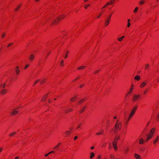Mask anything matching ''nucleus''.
<instances>
[{
    "mask_svg": "<svg viewBox=\"0 0 159 159\" xmlns=\"http://www.w3.org/2000/svg\"><path fill=\"white\" fill-rule=\"evenodd\" d=\"M137 106H135L132 109V111L129 115V116L128 118L127 119L126 121V124H127L128 122V121L129 120L130 118L133 116L134 114L135 113V111H136Z\"/></svg>",
    "mask_w": 159,
    "mask_h": 159,
    "instance_id": "nucleus-1",
    "label": "nucleus"
},
{
    "mask_svg": "<svg viewBox=\"0 0 159 159\" xmlns=\"http://www.w3.org/2000/svg\"><path fill=\"white\" fill-rule=\"evenodd\" d=\"M121 123H118L117 122L116 123L115 125V129H117L118 130H120L121 129Z\"/></svg>",
    "mask_w": 159,
    "mask_h": 159,
    "instance_id": "nucleus-2",
    "label": "nucleus"
},
{
    "mask_svg": "<svg viewBox=\"0 0 159 159\" xmlns=\"http://www.w3.org/2000/svg\"><path fill=\"white\" fill-rule=\"evenodd\" d=\"M62 18H61V17H59L58 18H57L55 20L53 21L52 22V24H54L57 23L58 22V21L61 20V18H63L65 17V16L63 15H62Z\"/></svg>",
    "mask_w": 159,
    "mask_h": 159,
    "instance_id": "nucleus-3",
    "label": "nucleus"
},
{
    "mask_svg": "<svg viewBox=\"0 0 159 159\" xmlns=\"http://www.w3.org/2000/svg\"><path fill=\"white\" fill-rule=\"evenodd\" d=\"M1 90L0 91V93L2 95L5 94L7 92V90L5 89H1Z\"/></svg>",
    "mask_w": 159,
    "mask_h": 159,
    "instance_id": "nucleus-4",
    "label": "nucleus"
},
{
    "mask_svg": "<svg viewBox=\"0 0 159 159\" xmlns=\"http://www.w3.org/2000/svg\"><path fill=\"white\" fill-rule=\"evenodd\" d=\"M12 111L10 112V114L11 115H14L18 113L19 111H16L15 109H12Z\"/></svg>",
    "mask_w": 159,
    "mask_h": 159,
    "instance_id": "nucleus-5",
    "label": "nucleus"
},
{
    "mask_svg": "<svg viewBox=\"0 0 159 159\" xmlns=\"http://www.w3.org/2000/svg\"><path fill=\"white\" fill-rule=\"evenodd\" d=\"M34 58V56L33 54H31L29 56V59L32 62Z\"/></svg>",
    "mask_w": 159,
    "mask_h": 159,
    "instance_id": "nucleus-6",
    "label": "nucleus"
},
{
    "mask_svg": "<svg viewBox=\"0 0 159 159\" xmlns=\"http://www.w3.org/2000/svg\"><path fill=\"white\" fill-rule=\"evenodd\" d=\"M21 6V4L17 5L16 6V8L15 9V11H17L19 9Z\"/></svg>",
    "mask_w": 159,
    "mask_h": 159,
    "instance_id": "nucleus-7",
    "label": "nucleus"
},
{
    "mask_svg": "<svg viewBox=\"0 0 159 159\" xmlns=\"http://www.w3.org/2000/svg\"><path fill=\"white\" fill-rule=\"evenodd\" d=\"M140 97V95H134V98L133 99V101H136Z\"/></svg>",
    "mask_w": 159,
    "mask_h": 159,
    "instance_id": "nucleus-8",
    "label": "nucleus"
},
{
    "mask_svg": "<svg viewBox=\"0 0 159 159\" xmlns=\"http://www.w3.org/2000/svg\"><path fill=\"white\" fill-rule=\"evenodd\" d=\"M147 138L146 140V141H148L150 139H151L152 137V134H149L147 135Z\"/></svg>",
    "mask_w": 159,
    "mask_h": 159,
    "instance_id": "nucleus-9",
    "label": "nucleus"
},
{
    "mask_svg": "<svg viewBox=\"0 0 159 159\" xmlns=\"http://www.w3.org/2000/svg\"><path fill=\"white\" fill-rule=\"evenodd\" d=\"M159 140V136L157 135V138L154 140L153 142V143L154 144H155Z\"/></svg>",
    "mask_w": 159,
    "mask_h": 159,
    "instance_id": "nucleus-10",
    "label": "nucleus"
},
{
    "mask_svg": "<svg viewBox=\"0 0 159 159\" xmlns=\"http://www.w3.org/2000/svg\"><path fill=\"white\" fill-rule=\"evenodd\" d=\"M116 143H115L114 142H113L112 143V144H113V147L114 148V149L116 151L117 150V145H116Z\"/></svg>",
    "mask_w": 159,
    "mask_h": 159,
    "instance_id": "nucleus-11",
    "label": "nucleus"
},
{
    "mask_svg": "<svg viewBox=\"0 0 159 159\" xmlns=\"http://www.w3.org/2000/svg\"><path fill=\"white\" fill-rule=\"evenodd\" d=\"M120 139V137L119 136H116L114 139V142L115 143H117V142L116 140H118Z\"/></svg>",
    "mask_w": 159,
    "mask_h": 159,
    "instance_id": "nucleus-12",
    "label": "nucleus"
},
{
    "mask_svg": "<svg viewBox=\"0 0 159 159\" xmlns=\"http://www.w3.org/2000/svg\"><path fill=\"white\" fill-rule=\"evenodd\" d=\"M134 157L136 159H141V158L140 156L138 154H135Z\"/></svg>",
    "mask_w": 159,
    "mask_h": 159,
    "instance_id": "nucleus-13",
    "label": "nucleus"
},
{
    "mask_svg": "<svg viewBox=\"0 0 159 159\" xmlns=\"http://www.w3.org/2000/svg\"><path fill=\"white\" fill-rule=\"evenodd\" d=\"M6 83H4L3 84H1L0 85V89H5L6 86Z\"/></svg>",
    "mask_w": 159,
    "mask_h": 159,
    "instance_id": "nucleus-14",
    "label": "nucleus"
},
{
    "mask_svg": "<svg viewBox=\"0 0 159 159\" xmlns=\"http://www.w3.org/2000/svg\"><path fill=\"white\" fill-rule=\"evenodd\" d=\"M144 142V141L143 139L142 138H141L139 139V143L140 144H142Z\"/></svg>",
    "mask_w": 159,
    "mask_h": 159,
    "instance_id": "nucleus-15",
    "label": "nucleus"
},
{
    "mask_svg": "<svg viewBox=\"0 0 159 159\" xmlns=\"http://www.w3.org/2000/svg\"><path fill=\"white\" fill-rule=\"evenodd\" d=\"M146 84V83L145 82H143L140 85V87L143 88L144 87Z\"/></svg>",
    "mask_w": 159,
    "mask_h": 159,
    "instance_id": "nucleus-16",
    "label": "nucleus"
},
{
    "mask_svg": "<svg viewBox=\"0 0 159 159\" xmlns=\"http://www.w3.org/2000/svg\"><path fill=\"white\" fill-rule=\"evenodd\" d=\"M134 79L136 80H139L140 79V77L139 75H137L134 77Z\"/></svg>",
    "mask_w": 159,
    "mask_h": 159,
    "instance_id": "nucleus-17",
    "label": "nucleus"
},
{
    "mask_svg": "<svg viewBox=\"0 0 159 159\" xmlns=\"http://www.w3.org/2000/svg\"><path fill=\"white\" fill-rule=\"evenodd\" d=\"M124 37H125L124 36H122L120 38H118V40L119 41L121 42L122 40L123 39H124Z\"/></svg>",
    "mask_w": 159,
    "mask_h": 159,
    "instance_id": "nucleus-18",
    "label": "nucleus"
},
{
    "mask_svg": "<svg viewBox=\"0 0 159 159\" xmlns=\"http://www.w3.org/2000/svg\"><path fill=\"white\" fill-rule=\"evenodd\" d=\"M155 129L154 128H153L151 130V133L152 134H153L154 132H155Z\"/></svg>",
    "mask_w": 159,
    "mask_h": 159,
    "instance_id": "nucleus-19",
    "label": "nucleus"
},
{
    "mask_svg": "<svg viewBox=\"0 0 159 159\" xmlns=\"http://www.w3.org/2000/svg\"><path fill=\"white\" fill-rule=\"evenodd\" d=\"M109 20H108V19H107L105 23V26H107L108 25L109 23Z\"/></svg>",
    "mask_w": 159,
    "mask_h": 159,
    "instance_id": "nucleus-20",
    "label": "nucleus"
},
{
    "mask_svg": "<svg viewBox=\"0 0 159 159\" xmlns=\"http://www.w3.org/2000/svg\"><path fill=\"white\" fill-rule=\"evenodd\" d=\"M145 2V1L143 0H141L139 2V4L140 5H142Z\"/></svg>",
    "mask_w": 159,
    "mask_h": 159,
    "instance_id": "nucleus-21",
    "label": "nucleus"
},
{
    "mask_svg": "<svg viewBox=\"0 0 159 159\" xmlns=\"http://www.w3.org/2000/svg\"><path fill=\"white\" fill-rule=\"evenodd\" d=\"M94 153L93 152H92L90 154V158L91 159L94 156Z\"/></svg>",
    "mask_w": 159,
    "mask_h": 159,
    "instance_id": "nucleus-22",
    "label": "nucleus"
},
{
    "mask_svg": "<svg viewBox=\"0 0 159 159\" xmlns=\"http://www.w3.org/2000/svg\"><path fill=\"white\" fill-rule=\"evenodd\" d=\"M16 134V132H13L9 134V136L11 137L13 135Z\"/></svg>",
    "mask_w": 159,
    "mask_h": 159,
    "instance_id": "nucleus-23",
    "label": "nucleus"
},
{
    "mask_svg": "<svg viewBox=\"0 0 159 159\" xmlns=\"http://www.w3.org/2000/svg\"><path fill=\"white\" fill-rule=\"evenodd\" d=\"M85 66H81L78 67V68L77 69L78 70H80V69H84V68H85Z\"/></svg>",
    "mask_w": 159,
    "mask_h": 159,
    "instance_id": "nucleus-24",
    "label": "nucleus"
},
{
    "mask_svg": "<svg viewBox=\"0 0 159 159\" xmlns=\"http://www.w3.org/2000/svg\"><path fill=\"white\" fill-rule=\"evenodd\" d=\"M110 5L109 4V2H107L106 4L102 8H104L107 7V6L108 5Z\"/></svg>",
    "mask_w": 159,
    "mask_h": 159,
    "instance_id": "nucleus-25",
    "label": "nucleus"
},
{
    "mask_svg": "<svg viewBox=\"0 0 159 159\" xmlns=\"http://www.w3.org/2000/svg\"><path fill=\"white\" fill-rule=\"evenodd\" d=\"M15 71L17 75H18L20 72V70L19 69H15Z\"/></svg>",
    "mask_w": 159,
    "mask_h": 159,
    "instance_id": "nucleus-26",
    "label": "nucleus"
},
{
    "mask_svg": "<svg viewBox=\"0 0 159 159\" xmlns=\"http://www.w3.org/2000/svg\"><path fill=\"white\" fill-rule=\"evenodd\" d=\"M85 108V107H83L82 109L79 111L80 113H81L82 112H83L84 111Z\"/></svg>",
    "mask_w": 159,
    "mask_h": 159,
    "instance_id": "nucleus-27",
    "label": "nucleus"
},
{
    "mask_svg": "<svg viewBox=\"0 0 159 159\" xmlns=\"http://www.w3.org/2000/svg\"><path fill=\"white\" fill-rule=\"evenodd\" d=\"M63 63H64V61L63 60H61V61L60 63V65L61 66H64Z\"/></svg>",
    "mask_w": 159,
    "mask_h": 159,
    "instance_id": "nucleus-28",
    "label": "nucleus"
},
{
    "mask_svg": "<svg viewBox=\"0 0 159 159\" xmlns=\"http://www.w3.org/2000/svg\"><path fill=\"white\" fill-rule=\"evenodd\" d=\"M138 8L137 7H136L135 8V9H134V13H136V12L137 11H138Z\"/></svg>",
    "mask_w": 159,
    "mask_h": 159,
    "instance_id": "nucleus-29",
    "label": "nucleus"
},
{
    "mask_svg": "<svg viewBox=\"0 0 159 159\" xmlns=\"http://www.w3.org/2000/svg\"><path fill=\"white\" fill-rule=\"evenodd\" d=\"M61 144V143H58V144L56 145V146H55L53 148L54 149H55L56 148H57L58 147H59L60 145V144Z\"/></svg>",
    "mask_w": 159,
    "mask_h": 159,
    "instance_id": "nucleus-30",
    "label": "nucleus"
},
{
    "mask_svg": "<svg viewBox=\"0 0 159 159\" xmlns=\"http://www.w3.org/2000/svg\"><path fill=\"white\" fill-rule=\"evenodd\" d=\"M115 0H111L110 2H109V4L111 5L113 3Z\"/></svg>",
    "mask_w": 159,
    "mask_h": 159,
    "instance_id": "nucleus-31",
    "label": "nucleus"
},
{
    "mask_svg": "<svg viewBox=\"0 0 159 159\" xmlns=\"http://www.w3.org/2000/svg\"><path fill=\"white\" fill-rule=\"evenodd\" d=\"M133 86H134V85L133 84H132V87H131V88H130V90H129V93H130V92H131V91L133 89Z\"/></svg>",
    "mask_w": 159,
    "mask_h": 159,
    "instance_id": "nucleus-32",
    "label": "nucleus"
},
{
    "mask_svg": "<svg viewBox=\"0 0 159 159\" xmlns=\"http://www.w3.org/2000/svg\"><path fill=\"white\" fill-rule=\"evenodd\" d=\"M46 98H47L46 96H44L43 97V98L42 99L41 101H44V100H45L46 99Z\"/></svg>",
    "mask_w": 159,
    "mask_h": 159,
    "instance_id": "nucleus-33",
    "label": "nucleus"
},
{
    "mask_svg": "<svg viewBox=\"0 0 159 159\" xmlns=\"http://www.w3.org/2000/svg\"><path fill=\"white\" fill-rule=\"evenodd\" d=\"M76 98V97H74L71 98L70 99V101H71L72 102H74L75 100V99Z\"/></svg>",
    "mask_w": 159,
    "mask_h": 159,
    "instance_id": "nucleus-34",
    "label": "nucleus"
},
{
    "mask_svg": "<svg viewBox=\"0 0 159 159\" xmlns=\"http://www.w3.org/2000/svg\"><path fill=\"white\" fill-rule=\"evenodd\" d=\"M114 133L115 134H116L117 133V132H118V129H116V130L115 129V127H114Z\"/></svg>",
    "mask_w": 159,
    "mask_h": 159,
    "instance_id": "nucleus-35",
    "label": "nucleus"
},
{
    "mask_svg": "<svg viewBox=\"0 0 159 159\" xmlns=\"http://www.w3.org/2000/svg\"><path fill=\"white\" fill-rule=\"evenodd\" d=\"M110 158L111 159H114L115 157L113 155H111L110 156Z\"/></svg>",
    "mask_w": 159,
    "mask_h": 159,
    "instance_id": "nucleus-36",
    "label": "nucleus"
},
{
    "mask_svg": "<svg viewBox=\"0 0 159 159\" xmlns=\"http://www.w3.org/2000/svg\"><path fill=\"white\" fill-rule=\"evenodd\" d=\"M70 132L68 131H66V136H67L68 135H69L70 134Z\"/></svg>",
    "mask_w": 159,
    "mask_h": 159,
    "instance_id": "nucleus-37",
    "label": "nucleus"
},
{
    "mask_svg": "<svg viewBox=\"0 0 159 159\" xmlns=\"http://www.w3.org/2000/svg\"><path fill=\"white\" fill-rule=\"evenodd\" d=\"M69 52L68 51H67L66 52V55L65 57V58H66L67 57V56H68V55H67V54Z\"/></svg>",
    "mask_w": 159,
    "mask_h": 159,
    "instance_id": "nucleus-38",
    "label": "nucleus"
},
{
    "mask_svg": "<svg viewBox=\"0 0 159 159\" xmlns=\"http://www.w3.org/2000/svg\"><path fill=\"white\" fill-rule=\"evenodd\" d=\"M45 80L44 79L43 80L41 81V82H40L41 84H43L44 83Z\"/></svg>",
    "mask_w": 159,
    "mask_h": 159,
    "instance_id": "nucleus-39",
    "label": "nucleus"
},
{
    "mask_svg": "<svg viewBox=\"0 0 159 159\" xmlns=\"http://www.w3.org/2000/svg\"><path fill=\"white\" fill-rule=\"evenodd\" d=\"M149 66V65L148 64H145V69H147V67Z\"/></svg>",
    "mask_w": 159,
    "mask_h": 159,
    "instance_id": "nucleus-40",
    "label": "nucleus"
},
{
    "mask_svg": "<svg viewBox=\"0 0 159 159\" xmlns=\"http://www.w3.org/2000/svg\"><path fill=\"white\" fill-rule=\"evenodd\" d=\"M111 16H112V14H111L110 15H109V16H108V19H109V20H110L111 19Z\"/></svg>",
    "mask_w": 159,
    "mask_h": 159,
    "instance_id": "nucleus-41",
    "label": "nucleus"
},
{
    "mask_svg": "<svg viewBox=\"0 0 159 159\" xmlns=\"http://www.w3.org/2000/svg\"><path fill=\"white\" fill-rule=\"evenodd\" d=\"M29 66V65H28V64L25 65V69H26Z\"/></svg>",
    "mask_w": 159,
    "mask_h": 159,
    "instance_id": "nucleus-42",
    "label": "nucleus"
},
{
    "mask_svg": "<svg viewBox=\"0 0 159 159\" xmlns=\"http://www.w3.org/2000/svg\"><path fill=\"white\" fill-rule=\"evenodd\" d=\"M90 4H88L84 6V7L85 9H87L88 6H89Z\"/></svg>",
    "mask_w": 159,
    "mask_h": 159,
    "instance_id": "nucleus-43",
    "label": "nucleus"
},
{
    "mask_svg": "<svg viewBox=\"0 0 159 159\" xmlns=\"http://www.w3.org/2000/svg\"><path fill=\"white\" fill-rule=\"evenodd\" d=\"M81 125V123H80L79 125H78L77 129H78L79 128H80V126Z\"/></svg>",
    "mask_w": 159,
    "mask_h": 159,
    "instance_id": "nucleus-44",
    "label": "nucleus"
},
{
    "mask_svg": "<svg viewBox=\"0 0 159 159\" xmlns=\"http://www.w3.org/2000/svg\"><path fill=\"white\" fill-rule=\"evenodd\" d=\"M130 25V22H129V23H128V24H127V27H129Z\"/></svg>",
    "mask_w": 159,
    "mask_h": 159,
    "instance_id": "nucleus-45",
    "label": "nucleus"
},
{
    "mask_svg": "<svg viewBox=\"0 0 159 159\" xmlns=\"http://www.w3.org/2000/svg\"><path fill=\"white\" fill-rule=\"evenodd\" d=\"M69 111L68 110H65V112L66 113H67L69 112Z\"/></svg>",
    "mask_w": 159,
    "mask_h": 159,
    "instance_id": "nucleus-46",
    "label": "nucleus"
},
{
    "mask_svg": "<svg viewBox=\"0 0 159 159\" xmlns=\"http://www.w3.org/2000/svg\"><path fill=\"white\" fill-rule=\"evenodd\" d=\"M157 120L158 121H159V114H158L157 115Z\"/></svg>",
    "mask_w": 159,
    "mask_h": 159,
    "instance_id": "nucleus-47",
    "label": "nucleus"
},
{
    "mask_svg": "<svg viewBox=\"0 0 159 159\" xmlns=\"http://www.w3.org/2000/svg\"><path fill=\"white\" fill-rule=\"evenodd\" d=\"M39 81V80H36L35 82L34 85L35 84H36V83H37Z\"/></svg>",
    "mask_w": 159,
    "mask_h": 159,
    "instance_id": "nucleus-48",
    "label": "nucleus"
},
{
    "mask_svg": "<svg viewBox=\"0 0 159 159\" xmlns=\"http://www.w3.org/2000/svg\"><path fill=\"white\" fill-rule=\"evenodd\" d=\"M13 43H9L8 44V45L7 46V47H9V46H10L11 45L13 44Z\"/></svg>",
    "mask_w": 159,
    "mask_h": 159,
    "instance_id": "nucleus-49",
    "label": "nucleus"
},
{
    "mask_svg": "<svg viewBox=\"0 0 159 159\" xmlns=\"http://www.w3.org/2000/svg\"><path fill=\"white\" fill-rule=\"evenodd\" d=\"M101 13H100L99 14V15L97 17V18H99L100 17V16H101Z\"/></svg>",
    "mask_w": 159,
    "mask_h": 159,
    "instance_id": "nucleus-50",
    "label": "nucleus"
},
{
    "mask_svg": "<svg viewBox=\"0 0 159 159\" xmlns=\"http://www.w3.org/2000/svg\"><path fill=\"white\" fill-rule=\"evenodd\" d=\"M84 99H82V100H81L79 102V103H81V102H82L83 101Z\"/></svg>",
    "mask_w": 159,
    "mask_h": 159,
    "instance_id": "nucleus-51",
    "label": "nucleus"
},
{
    "mask_svg": "<svg viewBox=\"0 0 159 159\" xmlns=\"http://www.w3.org/2000/svg\"><path fill=\"white\" fill-rule=\"evenodd\" d=\"M5 36V34L4 33H3L2 35V37L3 38Z\"/></svg>",
    "mask_w": 159,
    "mask_h": 159,
    "instance_id": "nucleus-52",
    "label": "nucleus"
},
{
    "mask_svg": "<svg viewBox=\"0 0 159 159\" xmlns=\"http://www.w3.org/2000/svg\"><path fill=\"white\" fill-rule=\"evenodd\" d=\"M147 90H145L144 91V93H143V94H145L147 93Z\"/></svg>",
    "mask_w": 159,
    "mask_h": 159,
    "instance_id": "nucleus-53",
    "label": "nucleus"
},
{
    "mask_svg": "<svg viewBox=\"0 0 159 159\" xmlns=\"http://www.w3.org/2000/svg\"><path fill=\"white\" fill-rule=\"evenodd\" d=\"M102 134V133H96V134L97 135H100V134Z\"/></svg>",
    "mask_w": 159,
    "mask_h": 159,
    "instance_id": "nucleus-54",
    "label": "nucleus"
},
{
    "mask_svg": "<svg viewBox=\"0 0 159 159\" xmlns=\"http://www.w3.org/2000/svg\"><path fill=\"white\" fill-rule=\"evenodd\" d=\"M49 154L48 153L46 154H45V157H47Z\"/></svg>",
    "mask_w": 159,
    "mask_h": 159,
    "instance_id": "nucleus-55",
    "label": "nucleus"
},
{
    "mask_svg": "<svg viewBox=\"0 0 159 159\" xmlns=\"http://www.w3.org/2000/svg\"><path fill=\"white\" fill-rule=\"evenodd\" d=\"M78 138V137L77 136H75L74 137V139L75 140H76Z\"/></svg>",
    "mask_w": 159,
    "mask_h": 159,
    "instance_id": "nucleus-56",
    "label": "nucleus"
},
{
    "mask_svg": "<svg viewBox=\"0 0 159 159\" xmlns=\"http://www.w3.org/2000/svg\"><path fill=\"white\" fill-rule=\"evenodd\" d=\"M99 71V70H97V71H95L94 72V74H96V73H97V72H98Z\"/></svg>",
    "mask_w": 159,
    "mask_h": 159,
    "instance_id": "nucleus-57",
    "label": "nucleus"
},
{
    "mask_svg": "<svg viewBox=\"0 0 159 159\" xmlns=\"http://www.w3.org/2000/svg\"><path fill=\"white\" fill-rule=\"evenodd\" d=\"M68 110L70 111H72V109L71 108H69L68 109Z\"/></svg>",
    "mask_w": 159,
    "mask_h": 159,
    "instance_id": "nucleus-58",
    "label": "nucleus"
},
{
    "mask_svg": "<svg viewBox=\"0 0 159 159\" xmlns=\"http://www.w3.org/2000/svg\"><path fill=\"white\" fill-rule=\"evenodd\" d=\"M101 158V156L100 155H99L98 158V159H100Z\"/></svg>",
    "mask_w": 159,
    "mask_h": 159,
    "instance_id": "nucleus-59",
    "label": "nucleus"
},
{
    "mask_svg": "<svg viewBox=\"0 0 159 159\" xmlns=\"http://www.w3.org/2000/svg\"><path fill=\"white\" fill-rule=\"evenodd\" d=\"M90 148L91 149H93L94 148V147L93 146H92Z\"/></svg>",
    "mask_w": 159,
    "mask_h": 159,
    "instance_id": "nucleus-60",
    "label": "nucleus"
},
{
    "mask_svg": "<svg viewBox=\"0 0 159 159\" xmlns=\"http://www.w3.org/2000/svg\"><path fill=\"white\" fill-rule=\"evenodd\" d=\"M54 152V151H52L50 152H49V154H51V153H53Z\"/></svg>",
    "mask_w": 159,
    "mask_h": 159,
    "instance_id": "nucleus-61",
    "label": "nucleus"
},
{
    "mask_svg": "<svg viewBox=\"0 0 159 159\" xmlns=\"http://www.w3.org/2000/svg\"><path fill=\"white\" fill-rule=\"evenodd\" d=\"M19 158V157H15V159H18Z\"/></svg>",
    "mask_w": 159,
    "mask_h": 159,
    "instance_id": "nucleus-62",
    "label": "nucleus"
},
{
    "mask_svg": "<svg viewBox=\"0 0 159 159\" xmlns=\"http://www.w3.org/2000/svg\"><path fill=\"white\" fill-rule=\"evenodd\" d=\"M50 52H48V53L46 56V57H47L49 55V54Z\"/></svg>",
    "mask_w": 159,
    "mask_h": 159,
    "instance_id": "nucleus-63",
    "label": "nucleus"
},
{
    "mask_svg": "<svg viewBox=\"0 0 159 159\" xmlns=\"http://www.w3.org/2000/svg\"><path fill=\"white\" fill-rule=\"evenodd\" d=\"M84 85H81L80 86V88H81Z\"/></svg>",
    "mask_w": 159,
    "mask_h": 159,
    "instance_id": "nucleus-64",
    "label": "nucleus"
}]
</instances>
